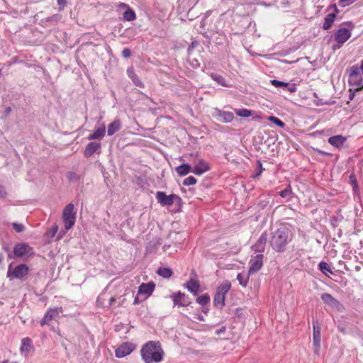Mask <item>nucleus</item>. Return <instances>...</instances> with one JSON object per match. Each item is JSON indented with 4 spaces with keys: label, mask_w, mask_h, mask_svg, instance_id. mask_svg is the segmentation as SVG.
I'll use <instances>...</instances> for the list:
<instances>
[{
    "label": "nucleus",
    "mask_w": 363,
    "mask_h": 363,
    "mask_svg": "<svg viewBox=\"0 0 363 363\" xmlns=\"http://www.w3.org/2000/svg\"><path fill=\"white\" fill-rule=\"evenodd\" d=\"M355 91H352V89H350V94H349V99L352 100L354 98L355 96Z\"/></svg>",
    "instance_id": "obj_54"
},
{
    "label": "nucleus",
    "mask_w": 363,
    "mask_h": 363,
    "mask_svg": "<svg viewBox=\"0 0 363 363\" xmlns=\"http://www.w3.org/2000/svg\"><path fill=\"white\" fill-rule=\"evenodd\" d=\"M157 202L163 206H170L174 203V199H179L177 194L167 195L164 191H157L156 193Z\"/></svg>",
    "instance_id": "obj_7"
},
{
    "label": "nucleus",
    "mask_w": 363,
    "mask_h": 363,
    "mask_svg": "<svg viewBox=\"0 0 363 363\" xmlns=\"http://www.w3.org/2000/svg\"><path fill=\"white\" fill-rule=\"evenodd\" d=\"M285 89H286L291 93L296 92L297 89L296 85L295 84H289V86L286 87Z\"/></svg>",
    "instance_id": "obj_50"
},
{
    "label": "nucleus",
    "mask_w": 363,
    "mask_h": 363,
    "mask_svg": "<svg viewBox=\"0 0 363 363\" xmlns=\"http://www.w3.org/2000/svg\"><path fill=\"white\" fill-rule=\"evenodd\" d=\"M57 230H58V226L57 225H54L50 230V236L52 238L54 237L56 233H57Z\"/></svg>",
    "instance_id": "obj_48"
},
{
    "label": "nucleus",
    "mask_w": 363,
    "mask_h": 363,
    "mask_svg": "<svg viewBox=\"0 0 363 363\" xmlns=\"http://www.w3.org/2000/svg\"><path fill=\"white\" fill-rule=\"evenodd\" d=\"M135 348L134 344L131 342H123L115 351L116 356L118 358L124 357L130 354Z\"/></svg>",
    "instance_id": "obj_10"
},
{
    "label": "nucleus",
    "mask_w": 363,
    "mask_h": 363,
    "mask_svg": "<svg viewBox=\"0 0 363 363\" xmlns=\"http://www.w3.org/2000/svg\"><path fill=\"white\" fill-rule=\"evenodd\" d=\"M210 169L208 164L202 159H199L198 163L194 167L192 173L201 175Z\"/></svg>",
    "instance_id": "obj_15"
},
{
    "label": "nucleus",
    "mask_w": 363,
    "mask_h": 363,
    "mask_svg": "<svg viewBox=\"0 0 363 363\" xmlns=\"http://www.w3.org/2000/svg\"><path fill=\"white\" fill-rule=\"evenodd\" d=\"M131 55V52L130 50L128 49V48H124L122 51V56L124 57V58H129Z\"/></svg>",
    "instance_id": "obj_47"
},
{
    "label": "nucleus",
    "mask_w": 363,
    "mask_h": 363,
    "mask_svg": "<svg viewBox=\"0 0 363 363\" xmlns=\"http://www.w3.org/2000/svg\"><path fill=\"white\" fill-rule=\"evenodd\" d=\"M258 164H259V169H260V170H259V172H257V173L256 174L255 177H258V176H259V175H260V174H261L262 169V164H261V162H260L259 161L258 162Z\"/></svg>",
    "instance_id": "obj_56"
},
{
    "label": "nucleus",
    "mask_w": 363,
    "mask_h": 363,
    "mask_svg": "<svg viewBox=\"0 0 363 363\" xmlns=\"http://www.w3.org/2000/svg\"><path fill=\"white\" fill-rule=\"evenodd\" d=\"M101 149V143L96 142H91L88 143L84 150V156L86 157H90L99 150Z\"/></svg>",
    "instance_id": "obj_17"
},
{
    "label": "nucleus",
    "mask_w": 363,
    "mask_h": 363,
    "mask_svg": "<svg viewBox=\"0 0 363 363\" xmlns=\"http://www.w3.org/2000/svg\"><path fill=\"white\" fill-rule=\"evenodd\" d=\"M359 69L363 72V60L362 61L361 67Z\"/></svg>",
    "instance_id": "obj_64"
},
{
    "label": "nucleus",
    "mask_w": 363,
    "mask_h": 363,
    "mask_svg": "<svg viewBox=\"0 0 363 363\" xmlns=\"http://www.w3.org/2000/svg\"><path fill=\"white\" fill-rule=\"evenodd\" d=\"M31 342H32V341L29 337L23 338L21 340V350L22 351H23V350L29 351L31 347Z\"/></svg>",
    "instance_id": "obj_35"
},
{
    "label": "nucleus",
    "mask_w": 363,
    "mask_h": 363,
    "mask_svg": "<svg viewBox=\"0 0 363 363\" xmlns=\"http://www.w3.org/2000/svg\"><path fill=\"white\" fill-rule=\"evenodd\" d=\"M350 183L352 186L354 191H359V186L356 179V176L354 174H351L349 177Z\"/></svg>",
    "instance_id": "obj_38"
},
{
    "label": "nucleus",
    "mask_w": 363,
    "mask_h": 363,
    "mask_svg": "<svg viewBox=\"0 0 363 363\" xmlns=\"http://www.w3.org/2000/svg\"><path fill=\"white\" fill-rule=\"evenodd\" d=\"M141 357L145 363H159L163 359L164 351L158 341H149L141 350Z\"/></svg>",
    "instance_id": "obj_1"
},
{
    "label": "nucleus",
    "mask_w": 363,
    "mask_h": 363,
    "mask_svg": "<svg viewBox=\"0 0 363 363\" xmlns=\"http://www.w3.org/2000/svg\"><path fill=\"white\" fill-rule=\"evenodd\" d=\"M210 296L208 294H203L196 298V302L201 305L205 306L210 302Z\"/></svg>",
    "instance_id": "obj_34"
},
{
    "label": "nucleus",
    "mask_w": 363,
    "mask_h": 363,
    "mask_svg": "<svg viewBox=\"0 0 363 363\" xmlns=\"http://www.w3.org/2000/svg\"><path fill=\"white\" fill-rule=\"evenodd\" d=\"M104 296H105V294H101L96 300L97 304L101 307H106V305L103 302L104 300Z\"/></svg>",
    "instance_id": "obj_46"
},
{
    "label": "nucleus",
    "mask_w": 363,
    "mask_h": 363,
    "mask_svg": "<svg viewBox=\"0 0 363 363\" xmlns=\"http://www.w3.org/2000/svg\"><path fill=\"white\" fill-rule=\"evenodd\" d=\"M104 296H105V294H101L96 300L97 304L101 307H106V305L103 302L104 300Z\"/></svg>",
    "instance_id": "obj_45"
},
{
    "label": "nucleus",
    "mask_w": 363,
    "mask_h": 363,
    "mask_svg": "<svg viewBox=\"0 0 363 363\" xmlns=\"http://www.w3.org/2000/svg\"><path fill=\"white\" fill-rule=\"evenodd\" d=\"M7 193L5 190L4 186L0 185V198H4L6 196Z\"/></svg>",
    "instance_id": "obj_52"
},
{
    "label": "nucleus",
    "mask_w": 363,
    "mask_h": 363,
    "mask_svg": "<svg viewBox=\"0 0 363 363\" xmlns=\"http://www.w3.org/2000/svg\"><path fill=\"white\" fill-rule=\"evenodd\" d=\"M321 299L323 303L330 307L336 308L337 311H341L343 308L342 305L339 301L335 298L331 294L324 293L321 294Z\"/></svg>",
    "instance_id": "obj_12"
},
{
    "label": "nucleus",
    "mask_w": 363,
    "mask_h": 363,
    "mask_svg": "<svg viewBox=\"0 0 363 363\" xmlns=\"http://www.w3.org/2000/svg\"><path fill=\"white\" fill-rule=\"evenodd\" d=\"M267 241V234L266 232L263 233L259 238L257 242L252 246V249L255 252H262L264 250L265 245Z\"/></svg>",
    "instance_id": "obj_16"
},
{
    "label": "nucleus",
    "mask_w": 363,
    "mask_h": 363,
    "mask_svg": "<svg viewBox=\"0 0 363 363\" xmlns=\"http://www.w3.org/2000/svg\"><path fill=\"white\" fill-rule=\"evenodd\" d=\"M231 288V284L229 281H224L222 284H220L216 289V293L225 296V294L229 291Z\"/></svg>",
    "instance_id": "obj_25"
},
{
    "label": "nucleus",
    "mask_w": 363,
    "mask_h": 363,
    "mask_svg": "<svg viewBox=\"0 0 363 363\" xmlns=\"http://www.w3.org/2000/svg\"><path fill=\"white\" fill-rule=\"evenodd\" d=\"M213 303L215 306L219 308H222L225 305V296H223V295L216 293L213 299Z\"/></svg>",
    "instance_id": "obj_26"
},
{
    "label": "nucleus",
    "mask_w": 363,
    "mask_h": 363,
    "mask_svg": "<svg viewBox=\"0 0 363 363\" xmlns=\"http://www.w3.org/2000/svg\"><path fill=\"white\" fill-rule=\"evenodd\" d=\"M29 272V267L26 264H20L15 267L13 269L12 268V264H10L8 267L7 278L9 279L10 281L13 279H18L21 281H25L26 279L27 275Z\"/></svg>",
    "instance_id": "obj_3"
},
{
    "label": "nucleus",
    "mask_w": 363,
    "mask_h": 363,
    "mask_svg": "<svg viewBox=\"0 0 363 363\" xmlns=\"http://www.w3.org/2000/svg\"><path fill=\"white\" fill-rule=\"evenodd\" d=\"M199 45V42L196 40L192 41L187 48L188 55H190L194 49Z\"/></svg>",
    "instance_id": "obj_44"
},
{
    "label": "nucleus",
    "mask_w": 363,
    "mask_h": 363,
    "mask_svg": "<svg viewBox=\"0 0 363 363\" xmlns=\"http://www.w3.org/2000/svg\"><path fill=\"white\" fill-rule=\"evenodd\" d=\"M236 114L240 117H249L251 116V111L246 108L238 109L235 111Z\"/></svg>",
    "instance_id": "obj_39"
},
{
    "label": "nucleus",
    "mask_w": 363,
    "mask_h": 363,
    "mask_svg": "<svg viewBox=\"0 0 363 363\" xmlns=\"http://www.w3.org/2000/svg\"><path fill=\"white\" fill-rule=\"evenodd\" d=\"M347 138L342 135H337L329 138L328 143L335 147L340 148L343 146Z\"/></svg>",
    "instance_id": "obj_19"
},
{
    "label": "nucleus",
    "mask_w": 363,
    "mask_h": 363,
    "mask_svg": "<svg viewBox=\"0 0 363 363\" xmlns=\"http://www.w3.org/2000/svg\"><path fill=\"white\" fill-rule=\"evenodd\" d=\"M213 116L219 122L228 123L234 119L233 112L225 111L219 108H215Z\"/></svg>",
    "instance_id": "obj_8"
},
{
    "label": "nucleus",
    "mask_w": 363,
    "mask_h": 363,
    "mask_svg": "<svg viewBox=\"0 0 363 363\" xmlns=\"http://www.w3.org/2000/svg\"><path fill=\"white\" fill-rule=\"evenodd\" d=\"M250 275L251 274H249V272L246 275L243 274L242 273H239L237 275V280L242 287H246Z\"/></svg>",
    "instance_id": "obj_29"
},
{
    "label": "nucleus",
    "mask_w": 363,
    "mask_h": 363,
    "mask_svg": "<svg viewBox=\"0 0 363 363\" xmlns=\"http://www.w3.org/2000/svg\"><path fill=\"white\" fill-rule=\"evenodd\" d=\"M127 74L128 77L132 79L133 84L138 87H144L143 83L139 79L138 76L135 74L133 67H129L127 69Z\"/></svg>",
    "instance_id": "obj_22"
},
{
    "label": "nucleus",
    "mask_w": 363,
    "mask_h": 363,
    "mask_svg": "<svg viewBox=\"0 0 363 363\" xmlns=\"http://www.w3.org/2000/svg\"><path fill=\"white\" fill-rule=\"evenodd\" d=\"M12 226L17 233H21L25 230L24 225L21 223H13Z\"/></svg>",
    "instance_id": "obj_43"
},
{
    "label": "nucleus",
    "mask_w": 363,
    "mask_h": 363,
    "mask_svg": "<svg viewBox=\"0 0 363 363\" xmlns=\"http://www.w3.org/2000/svg\"><path fill=\"white\" fill-rule=\"evenodd\" d=\"M353 3V0H339V4H342V6L345 7Z\"/></svg>",
    "instance_id": "obj_51"
},
{
    "label": "nucleus",
    "mask_w": 363,
    "mask_h": 363,
    "mask_svg": "<svg viewBox=\"0 0 363 363\" xmlns=\"http://www.w3.org/2000/svg\"><path fill=\"white\" fill-rule=\"evenodd\" d=\"M174 303V306H187L190 304V301L186 299V296L184 293L178 291L174 293L170 296Z\"/></svg>",
    "instance_id": "obj_14"
},
{
    "label": "nucleus",
    "mask_w": 363,
    "mask_h": 363,
    "mask_svg": "<svg viewBox=\"0 0 363 363\" xmlns=\"http://www.w3.org/2000/svg\"><path fill=\"white\" fill-rule=\"evenodd\" d=\"M196 182H197V180L195 177L190 176V177H188L187 178H186L183 181V185H184V186L194 185L196 183Z\"/></svg>",
    "instance_id": "obj_41"
},
{
    "label": "nucleus",
    "mask_w": 363,
    "mask_h": 363,
    "mask_svg": "<svg viewBox=\"0 0 363 363\" xmlns=\"http://www.w3.org/2000/svg\"><path fill=\"white\" fill-rule=\"evenodd\" d=\"M270 83L275 87H281L285 89L286 87L289 86V83L284 82L277 79H272L270 80Z\"/></svg>",
    "instance_id": "obj_40"
},
{
    "label": "nucleus",
    "mask_w": 363,
    "mask_h": 363,
    "mask_svg": "<svg viewBox=\"0 0 363 363\" xmlns=\"http://www.w3.org/2000/svg\"><path fill=\"white\" fill-rule=\"evenodd\" d=\"M338 13H339V9L337 8H335V10H333V12H332L330 14H335V18L336 16Z\"/></svg>",
    "instance_id": "obj_58"
},
{
    "label": "nucleus",
    "mask_w": 363,
    "mask_h": 363,
    "mask_svg": "<svg viewBox=\"0 0 363 363\" xmlns=\"http://www.w3.org/2000/svg\"><path fill=\"white\" fill-rule=\"evenodd\" d=\"M351 37V32L347 28H339L334 34L335 41L342 45Z\"/></svg>",
    "instance_id": "obj_13"
},
{
    "label": "nucleus",
    "mask_w": 363,
    "mask_h": 363,
    "mask_svg": "<svg viewBox=\"0 0 363 363\" xmlns=\"http://www.w3.org/2000/svg\"><path fill=\"white\" fill-rule=\"evenodd\" d=\"M211 77L216 81L218 84L222 85L223 86H228V85L225 84V79L221 76L218 75L217 74L211 73Z\"/></svg>",
    "instance_id": "obj_36"
},
{
    "label": "nucleus",
    "mask_w": 363,
    "mask_h": 363,
    "mask_svg": "<svg viewBox=\"0 0 363 363\" xmlns=\"http://www.w3.org/2000/svg\"><path fill=\"white\" fill-rule=\"evenodd\" d=\"M136 18V15L135 11L130 9V7H128V9L125 11L123 13V19L127 21H132Z\"/></svg>",
    "instance_id": "obj_30"
},
{
    "label": "nucleus",
    "mask_w": 363,
    "mask_h": 363,
    "mask_svg": "<svg viewBox=\"0 0 363 363\" xmlns=\"http://www.w3.org/2000/svg\"><path fill=\"white\" fill-rule=\"evenodd\" d=\"M349 82L351 84L359 86L356 91H359L363 89L362 77L360 72V69L357 66H352L350 69Z\"/></svg>",
    "instance_id": "obj_5"
},
{
    "label": "nucleus",
    "mask_w": 363,
    "mask_h": 363,
    "mask_svg": "<svg viewBox=\"0 0 363 363\" xmlns=\"http://www.w3.org/2000/svg\"><path fill=\"white\" fill-rule=\"evenodd\" d=\"M319 154L322 155H330V154L328 153V152H325L323 150H318V151Z\"/></svg>",
    "instance_id": "obj_59"
},
{
    "label": "nucleus",
    "mask_w": 363,
    "mask_h": 363,
    "mask_svg": "<svg viewBox=\"0 0 363 363\" xmlns=\"http://www.w3.org/2000/svg\"><path fill=\"white\" fill-rule=\"evenodd\" d=\"M157 274L160 277L167 279L172 275V271L169 267H160L157 269Z\"/></svg>",
    "instance_id": "obj_31"
},
{
    "label": "nucleus",
    "mask_w": 363,
    "mask_h": 363,
    "mask_svg": "<svg viewBox=\"0 0 363 363\" xmlns=\"http://www.w3.org/2000/svg\"><path fill=\"white\" fill-rule=\"evenodd\" d=\"M118 7H119V8H122V9H128V7H129V6H128V5H127V4H125V3H121V4L118 5Z\"/></svg>",
    "instance_id": "obj_57"
},
{
    "label": "nucleus",
    "mask_w": 363,
    "mask_h": 363,
    "mask_svg": "<svg viewBox=\"0 0 363 363\" xmlns=\"http://www.w3.org/2000/svg\"><path fill=\"white\" fill-rule=\"evenodd\" d=\"M74 204L69 203L67 204L62 213V220L65 225V228L68 230L72 228L76 220V213L74 212Z\"/></svg>",
    "instance_id": "obj_4"
},
{
    "label": "nucleus",
    "mask_w": 363,
    "mask_h": 363,
    "mask_svg": "<svg viewBox=\"0 0 363 363\" xmlns=\"http://www.w3.org/2000/svg\"><path fill=\"white\" fill-rule=\"evenodd\" d=\"M155 284L153 282L143 283L138 288V294L150 296L153 292Z\"/></svg>",
    "instance_id": "obj_18"
},
{
    "label": "nucleus",
    "mask_w": 363,
    "mask_h": 363,
    "mask_svg": "<svg viewBox=\"0 0 363 363\" xmlns=\"http://www.w3.org/2000/svg\"><path fill=\"white\" fill-rule=\"evenodd\" d=\"M292 236L290 230L285 227H281L272 233L270 245L277 252H283L286 249V245L291 241Z\"/></svg>",
    "instance_id": "obj_2"
},
{
    "label": "nucleus",
    "mask_w": 363,
    "mask_h": 363,
    "mask_svg": "<svg viewBox=\"0 0 363 363\" xmlns=\"http://www.w3.org/2000/svg\"><path fill=\"white\" fill-rule=\"evenodd\" d=\"M335 8H337V6H336V4H330V5L328 6V8L327 11L335 10Z\"/></svg>",
    "instance_id": "obj_55"
},
{
    "label": "nucleus",
    "mask_w": 363,
    "mask_h": 363,
    "mask_svg": "<svg viewBox=\"0 0 363 363\" xmlns=\"http://www.w3.org/2000/svg\"><path fill=\"white\" fill-rule=\"evenodd\" d=\"M66 177L69 182H77L82 178V175L78 174L76 172H72V171L68 172L66 174Z\"/></svg>",
    "instance_id": "obj_33"
},
{
    "label": "nucleus",
    "mask_w": 363,
    "mask_h": 363,
    "mask_svg": "<svg viewBox=\"0 0 363 363\" xmlns=\"http://www.w3.org/2000/svg\"><path fill=\"white\" fill-rule=\"evenodd\" d=\"M292 194L291 189L290 186H288L284 190L279 192L280 196L282 198H286Z\"/></svg>",
    "instance_id": "obj_42"
},
{
    "label": "nucleus",
    "mask_w": 363,
    "mask_h": 363,
    "mask_svg": "<svg viewBox=\"0 0 363 363\" xmlns=\"http://www.w3.org/2000/svg\"><path fill=\"white\" fill-rule=\"evenodd\" d=\"M335 20V14H328L324 18V23L323 28L324 30H328L331 28Z\"/></svg>",
    "instance_id": "obj_27"
},
{
    "label": "nucleus",
    "mask_w": 363,
    "mask_h": 363,
    "mask_svg": "<svg viewBox=\"0 0 363 363\" xmlns=\"http://www.w3.org/2000/svg\"><path fill=\"white\" fill-rule=\"evenodd\" d=\"M319 269L321 271V272L323 274H324L325 275L328 276V274L330 273V274H333V271L332 269H330V265L325 262H320L319 263Z\"/></svg>",
    "instance_id": "obj_32"
},
{
    "label": "nucleus",
    "mask_w": 363,
    "mask_h": 363,
    "mask_svg": "<svg viewBox=\"0 0 363 363\" xmlns=\"http://www.w3.org/2000/svg\"><path fill=\"white\" fill-rule=\"evenodd\" d=\"M175 170L179 176L183 177L192 172L193 168L189 164H182L176 167Z\"/></svg>",
    "instance_id": "obj_23"
},
{
    "label": "nucleus",
    "mask_w": 363,
    "mask_h": 363,
    "mask_svg": "<svg viewBox=\"0 0 363 363\" xmlns=\"http://www.w3.org/2000/svg\"><path fill=\"white\" fill-rule=\"evenodd\" d=\"M105 135V127L99 128L88 137L89 140H96L102 138Z\"/></svg>",
    "instance_id": "obj_28"
},
{
    "label": "nucleus",
    "mask_w": 363,
    "mask_h": 363,
    "mask_svg": "<svg viewBox=\"0 0 363 363\" xmlns=\"http://www.w3.org/2000/svg\"><path fill=\"white\" fill-rule=\"evenodd\" d=\"M225 328L223 327L222 328H220L219 330L217 331V333H222V332L225 331Z\"/></svg>",
    "instance_id": "obj_62"
},
{
    "label": "nucleus",
    "mask_w": 363,
    "mask_h": 363,
    "mask_svg": "<svg viewBox=\"0 0 363 363\" xmlns=\"http://www.w3.org/2000/svg\"><path fill=\"white\" fill-rule=\"evenodd\" d=\"M263 258L262 254H258L253 257L250 261V267L249 268V274H252L257 272L263 266Z\"/></svg>",
    "instance_id": "obj_11"
},
{
    "label": "nucleus",
    "mask_w": 363,
    "mask_h": 363,
    "mask_svg": "<svg viewBox=\"0 0 363 363\" xmlns=\"http://www.w3.org/2000/svg\"><path fill=\"white\" fill-rule=\"evenodd\" d=\"M182 201V199L179 197V199H174V202L177 203H181Z\"/></svg>",
    "instance_id": "obj_61"
},
{
    "label": "nucleus",
    "mask_w": 363,
    "mask_h": 363,
    "mask_svg": "<svg viewBox=\"0 0 363 363\" xmlns=\"http://www.w3.org/2000/svg\"><path fill=\"white\" fill-rule=\"evenodd\" d=\"M13 252L14 255L17 257H22L23 256L30 257L34 255L33 248L26 242L16 244Z\"/></svg>",
    "instance_id": "obj_6"
},
{
    "label": "nucleus",
    "mask_w": 363,
    "mask_h": 363,
    "mask_svg": "<svg viewBox=\"0 0 363 363\" xmlns=\"http://www.w3.org/2000/svg\"><path fill=\"white\" fill-rule=\"evenodd\" d=\"M11 107H7L6 108V114H9L11 112Z\"/></svg>",
    "instance_id": "obj_60"
},
{
    "label": "nucleus",
    "mask_w": 363,
    "mask_h": 363,
    "mask_svg": "<svg viewBox=\"0 0 363 363\" xmlns=\"http://www.w3.org/2000/svg\"><path fill=\"white\" fill-rule=\"evenodd\" d=\"M138 303V298L137 297H135V299H134L133 303L134 304H137Z\"/></svg>",
    "instance_id": "obj_63"
},
{
    "label": "nucleus",
    "mask_w": 363,
    "mask_h": 363,
    "mask_svg": "<svg viewBox=\"0 0 363 363\" xmlns=\"http://www.w3.org/2000/svg\"><path fill=\"white\" fill-rule=\"evenodd\" d=\"M268 121L274 123L275 125H277V126H279L281 128H284L285 127V123L281 120H280L279 118H278L276 116H270L268 118Z\"/></svg>",
    "instance_id": "obj_37"
},
{
    "label": "nucleus",
    "mask_w": 363,
    "mask_h": 363,
    "mask_svg": "<svg viewBox=\"0 0 363 363\" xmlns=\"http://www.w3.org/2000/svg\"><path fill=\"white\" fill-rule=\"evenodd\" d=\"M116 301V298L114 297H111L109 298V301H108V303L107 305H106V307H110L111 306L113 305V303Z\"/></svg>",
    "instance_id": "obj_53"
},
{
    "label": "nucleus",
    "mask_w": 363,
    "mask_h": 363,
    "mask_svg": "<svg viewBox=\"0 0 363 363\" xmlns=\"http://www.w3.org/2000/svg\"><path fill=\"white\" fill-rule=\"evenodd\" d=\"M121 127L120 120H115L111 123H110L108 126L107 134L109 136L113 135L117 131L120 130Z\"/></svg>",
    "instance_id": "obj_24"
},
{
    "label": "nucleus",
    "mask_w": 363,
    "mask_h": 363,
    "mask_svg": "<svg viewBox=\"0 0 363 363\" xmlns=\"http://www.w3.org/2000/svg\"><path fill=\"white\" fill-rule=\"evenodd\" d=\"M59 315L58 308H51L47 311L44 318L40 320L42 325L49 324L50 321Z\"/></svg>",
    "instance_id": "obj_20"
},
{
    "label": "nucleus",
    "mask_w": 363,
    "mask_h": 363,
    "mask_svg": "<svg viewBox=\"0 0 363 363\" xmlns=\"http://www.w3.org/2000/svg\"><path fill=\"white\" fill-rule=\"evenodd\" d=\"M59 10L62 11L67 4V0H57Z\"/></svg>",
    "instance_id": "obj_49"
},
{
    "label": "nucleus",
    "mask_w": 363,
    "mask_h": 363,
    "mask_svg": "<svg viewBox=\"0 0 363 363\" xmlns=\"http://www.w3.org/2000/svg\"><path fill=\"white\" fill-rule=\"evenodd\" d=\"M313 345L314 353L317 355L320 353V340H321V332L320 327L318 323H313Z\"/></svg>",
    "instance_id": "obj_9"
},
{
    "label": "nucleus",
    "mask_w": 363,
    "mask_h": 363,
    "mask_svg": "<svg viewBox=\"0 0 363 363\" xmlns=\"http://www.w3.org/2000/svg\"><path fill=\"white\" fill-rule=\"evenodd\" d=\"M186 287L187 288L188 291L196 296L199 294L201 286L199 281L191 279L189 281L186 282Z\"/></svg>",
    "instance_id": "obj_21"
}]
</instances>
